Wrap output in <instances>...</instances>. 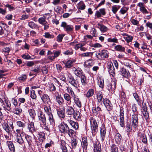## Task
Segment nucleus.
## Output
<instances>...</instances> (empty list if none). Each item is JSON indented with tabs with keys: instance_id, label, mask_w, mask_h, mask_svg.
Returning <instances> with one entry per match:
<instances>
[{
	"instance_id": "nucleus-8",
	"label": "nucleus",
	"mask_w": 152,
	"mask_h": 152,
	"mask_svg": "<svg viewBox=\"0 0 152 152\" xmlns=\"http://www.w3.org/2000/svg\"><path fill=\"white\" fill-rule=\"evenodd\" d=\"M145 4L142 2H140L138 4L137 6L140 7V10L143 14H145L148 13V12L145 7Z\"/></svg>"
},
{
	"instance_id": "nucleus-21",
	"label": "nucleus",
	"mask_w": 152,
	"mask_h": 152,
	"mask_svg": "<svg viewBox=\"0 0 152 152\" xmlns=\"http://www.w3.org/2000/svg\"><path fill=\"white\" fill-rule=\"evenodd\" d=\"M6 143L10 151L11 152H15V146L13 142L11 141H7Z\"/></svg>"
},
{
	"instance_id": "nucleus-7",
	"label": "nucleus",
	"mask_w": 152,
	"mask_h": 152,
	"mask_svg": "<svg viewBox=\"0 0 152 152\" xmlns=\"http://www.w3.org/2000/svg\"><path fill=\"white\" fill-rule=\"evenodd\" d=\"M92 111L94 114L96 116L99 117L101 112V109L98 106H95L92 107Z\"/></svg>"
},
{
	"instance_id": "nucleus-14",
	"label": "nucleus",
	"mask_w": 152,
	"mask_h": 152,
	"mask_svg": "<svg viewBox=\"0 0 152 152\" xmlns=\"http://www.w3.org/2000/svg\"><path fill=\"white\" fill-rule=\"evenodd\" d=\"M81 145L83 151L86 150L88 146L87 139L86 137H83L81 141Z\"/></svg>"
},
{
	"instance_id": "nucleus-30",
	"label": "nucleus",
	"mask_w": 152,
	"mask_h": 152,
	"mask_svg": "<svg viewBox=\"0 0 152 152\" xmlns=\"http://www.w3.org/2000/svg\"><path fill=\"white\" fill-rule=\"evenodd\" d=\"M56 101L60 105H62L64 101L63 98L59 95L56 96Z\"/></svg>"
},
{
	"instance_id": "nucleus-52",
	"label": "nucleus",
	"mask_w": 152,
	"mask_h": 152,
	"mask_svg": "<svg viewBox=\"0 0 152 152\" xmlns=\"http://www.w3.org/2000/svg\"><path fill=\"white\" fill-rule=\"evenodd\" d=\"M124 38L127 42L128 43L132 41L133 39V37L128 35L127 36L124 37Z\"/></svg>"
},
{
	"instance_id": "nucleus-47",
	"label": "nucleus",
	"mask_w": 152,
	"mask_h": 152,
	"mask_svg": "<svg viewBox=\"0 0 152 152\" xmlns=\"http://www.w3.org/2000/svg\"><path fill=\"white\" fill-rule=\"evenodd\" d=\"M29 114L30 116L33 119H34L36 114L35 110L33 109H30L29 111Z\"/></svg>"
},
{
	"instance_id": "nucleus-53",
	"label": "nucleus",
	"mask_w": 152,
	"mask_h": 152,
	"mask_svg": "<svg viewBox=\"0 0 152 152\" xmlns=\"http://www.w3.org/2000/svg\"><path fill=\"white\" fill-rule=\"evenodd\" d=\"M129 9L128 7H123L122 8L120 11V12L122 14H125Z\"/></svg>"
},
{
	"instance_id": "nucleus-55",
	"label": "nucleus",
	"mask_w": 152,
	"mask_h": 152,
	"mask_svg": "<svg viewBox=\"0 0 152 152\" xmlns=\"http://www.w3.org/2000/svg\"><path fill=\"white\" fill-rule=\"evenodd\" d=\"M28 26L32 29L35 28L37 27V25L34 22L31 21L28 23Z\"/></svg>"
},
{
	"instance_id": "nucleus-20",
	"label": "nucleus",
	"mask_w": 152,
	"mask_h": 152,
	"mask_svg": "<svg viewBox=\"0 0 152 152\" xmlns=\"http://www.w3.org/2000/svg\"><path fill=\"white\" fill-rule=\"evenodd\" d=\"M96 27L100 29L101 32H106L108 29L107 27L103 24H100L99 23H98L97 24Z\"/></svg>"
},
{
	"instance_id": "nucleus-3",
	"label": "nucleus",
	"mask_w": 152,
	"mask_h": 152,
	"mask_svg": "<svg viewBox=\"0 0 152 152\" xmlns=\"http://www.w3.org/2000/svg\"><path fill=\"white\" fill-rule=\"evenodd\" d=\"M130 118L132 121V125L134 129H136L137 126L138 124V118L137 113H133V114H131Z\"/></svg>"
},
{
	"instance_id": "nucleus-12",
	"label": "nucleus",
	"mask_w": 152,
	"mask_h": 152,
	"mask_svg": "<svg viewBox=\"0 0 152 152\" xmlns=\"http://www.w3.org/2000/svg\"><path fill=\"white\" fill-rule=\"evenodd\" d=\"M103 103L105 107L107 108L108 111H109L112 109V104L110 101L107 99L105 98L103 99Z\"/></svg>"
},
{
	"instance_id": "nucleus-60",
	"label": "nucleus",
	"mask_w": 152,
	"mask_h": 152,
	"mask_svg": "<svg viewBox=\"0 0 152 152\" xmlns=\"http://www.w3.org/2000/svg\"><path fill=\"white\" fill-rule=\"evenodd\" d=\"M59 78L61 80L65 82L66 79L64 73H60L59 75Z\"/></svg>"
},
{
	"instance_id": "nucleus-46",
	"label": "nucleus",
	"mask_w": 152,
	"mask_h": 152,
	"mask_svg": "<svg viewBox=\"0 0 152 152\" xmlns=\"http://www.w3.org/2000/svg\"><path fill=\"white\" fill-rule=\"evenodd\" d=\"M13 112L14 114L20 115L22 112V110L20 108H17L14 110Z\"/></svg>"
},
{
	"instance_id": "nucleus-25",
	"label": "nucleus",
	"mask_w": 152,
	"mask_h": 152,
	"mask_svg": "<svg viewBox=\"0 0 152 152\" xmlns=\"http://www.w3.org/2000/svg\"><path fill=\"white\" fill-rule=\"evenodd\" d=\"M57 113L59 117L64 118L65 116L64 107L62 109H59L57 110Z\"/></svg>"
},
{
	"instance_id": "nucleus-1",
	"label": "nucleus",
	"mask_w": 152,
	"mask_h": 152,
	"mask_svg": "<svg viewBox=\"0 0 152 152\" xmlns=\"http://www.w3.org/2000/svg\"><path fill=\"white\" fill-rule=\"evenodd\" d=\"M38 116L39 120L40 122V124L42 126V127L45 130L48 131L50 127L48 124L46 123V118L45 115L41 113L38 115Z\"/></svg>"
},
{
	"instance_id": "nucleus-38",
	"label": "nucleus",
	"mask_w": 152,
	"mask_h": 152,
	"mask_svg": "<svg viewBox=\"0 0 152 152\" xmlns=\"http://www.w3.org/2000/svg\"><path fill=\"white\" fill-rule=\"evenodd\" d=\"M74 62V61L69 60L64 64L65 66V67L67 68H70L72 66V64Z\"/></svg>"
},
{
	"instance_id": "nucleus-9",
	"label": "nucleus",
	"mask_w": 152,
	"mask_h": 152,
	"mask_svg": "<svg viewBox=\"0 0 152 152\" xmlns=\"http://www.w3.org/2000/svg\"><path fill=\"white\" fill-rule=\"evenodd\" d=\"M65 121L66 122L69 123L75 129H78L79 126L78 123L75 122L70 119H68L66 118H65Z\"/></svg>"
},
{
	"instance_id": "nucleus-34",
	"label": "nucleus",
	"mask_w": 152,
	"mask_h": 152,
	"mask_svg": "<svg viewBox=\"0 0 152 152\" xmlns=\"http://www.w3.org/2000/svg\"><path fill=\"white\" fill-rule=\"evenodd\" d=\"M73 70L74 73L77 76L80 77L82 75V70L80 69H76L75 68H74Z\"/></svg>"
},
{
	"instance_id": "nucleus-24",
	"label": "nucleus",
	"mask_w": 152,
	"mask_h": 152,
	"mask_svg": "<svg viewBox=\"0 0 152 152\" xmlns=\"http://www.w3.org/2000/svg\"><path fill=\"white\" fill-rule=\"evenodd\" d=\"M106 129L104 127L102 126L100 129V134L101 138V140L102 141H103L105 136Z\"/></svg>"
},
{
	"instance_id": "nucleus-32",
	"label": "nucleus",
	"mask_w": 152,
	"mask_h": 152,
	"mask_svg": "<svg viewBox=\"0 0 152 152\" xmlns=\"http://www.w3.org/2000/svg\"><path fill=\"white\" fill-rule=\"evenodd\" d=\"M2 126L4 129L7 133H9L10 132V127H9L8 124L6 122L2 124Z\"/></svg>"
},
{
	"instance_id": "nucleus-44",
	"label": "nucleus",
	"mask_w": 152,
	"mask_h": 152,
	"mask_svg": "<svg viewBox=\"0 0 152 152\" xmlns=\"http://www.w3.org/2000/svg\"><path fill=\"white\" fill-rule=\"evenodd\" d=\"M69 83L72 85L76 88H78V87L79 86L78 81L77 80H75V79L73 80L72 81H71V82Z\"/></svg>"
},
{
	"instance_id": "nucleus-62",
	"label": "nucleus",
	"mask_w": 152,
	"mask_h": 152,
	"mask_svg": "<svg viewBox=\"0 0 152 152\" xmlns=\"http://www.w3.org/2000/svg\"><path fill=\"white\" fill-rule=\"evenodd\" d=\"M4 61L5 62L7 63L6 64L7 66L11 67L12 66V63L11 60L6 59H4Z\"/></svg>"
},
{
	"instance_id": "nucleus-40",
	"label": "nucleus",
	"mask_w": 152,
	"mask_h": 152,
	"mask_svg": "<svg viewBox=\"0 0 152 152\" xmlns=\"http://www.w3.org/2000/svg\"><path fill=\"white\" fill-rule=\"evenodd\" d=\"M94 90L91 89H89L86 94V96L87 98H89L92 96L94 94Z\"/></svg>"
},
{
	"instance_id": "nucleus-4",
	"label": "nucleus",
	"mask_w": 152,
	"mask_h": 152,
	"mask_svg": "<svg viewBox=\"0 0 152 152\" xmlns=\"http://www.w3.org/2000/svg\"><path fill=\"white\" fill-rule=\"evenodd\" d=\"M61 26L64 27V30L67 32H72L73 30V26L72 25H67L65 22L61 23Z\"/></svg>"
},
{
	"instance_id": "nucleus-56",
	"label": "nucleus",
	"mask_w": 152,
	"mask_h": 152,
	"mask_svg": "<svg viewBox=\"0 0 152 152\" xmlns=\"http://www.w3.org/2000/svg\"><path fill=\"white\" fill-rule=\"evenodd\" d=\"M64 36V34H59L57 37V41L59 42H61L62 41V39Z\"/></svg>"
},
{
	"instance_id": "nucleus-39",
	"label": "nucleus",
	"mask_w": 152,
	"mask_h": 152,
	"mask_svg": "<svg viewBox=\"0 0 152 152\" xmlns=\"http://www.w3.org/2000/svg\"><path fill=\"white\" fill-rule=\"evenodd\" d=\"M115 49L118 51L124 52L125 50V48L121 45H118L115 46Z\"/></svg>"
},
{
	"instance_id": "nucleus-48",
	"label": "nucleus",
	"mask_w": 152,
	"mask_h": 152,
	"mask_svg": "<svg viewBox=\"0 0 152 152\" xmlns=\"http://www.w3.org/2000/svg\"><path fill=\"white\" fill-rule=\"evenodd\" d=\"M80 77L82 85H85L86 83V76L82 75Z\"/></svg>"
},
{
	"instance_id": "nucleus-6",
	"label": "nucleus",
	"mask_w": 152,
	"mask_h": 152,
	"mask_svg": "<svg viewBox=\"0 0 152 152\" xmlns=\"http://www.w3.org/2000/svg\"><path fill=\"white\" fill-rule=\"evenodd\" d=\"M59 128L61 133L66 134V132H67L69 129V127L66 124L63 123L59 126Z\"/></svg>"
},
{
	"instance_id": "nucleus-18",
	"label": "nucleus",
	"mask_w": 152,
	"mask_h": 152,
	"mask_svg": "<svg viewBox=\"0 0 152 152\" xmlns=\"http://www.w3.org/2000/svg\"><path fill=\"white\" fill-rule=\"evenodd\" d=\"M94 152H101V145L98 142H96L94 145Z\"/></svg>"
},
{
	"instance_id": "nucleus-26",
	"label": "nucleus",
	"mask_w": 152,
	"mask_h": 152,
	"mask_svg": "<svg viewBox=\"0 0 152 152\" xmlns=\"http://www.w3.org/2000/svg\"><path fill=\"white\" fill-rule=\"evenodd\" d=\"M26 122L24 121H17L16 122V124L17 126L19 128H21L22 131L23 130V129L26 126Z\"/></svg>"
},
{
	"instance_id": "nucleus-36",
	"label": "nucleus",
	"mask_w": 152,
	"mask_h": 152,
	"mask_svg": "<svg viewBox=\"0 0 152 152\" xmlns=\"http://www.w3.org/2000/svg\"><path fill=\"white\" fill-rule=\"evenodd\" d=\"M48 119L49 121L50 124L53 125L54 124V120L52 113L48 115Z\"/></svg>"
},
{
	"instance_id": "nucleus-33",
	"label": "nucleus",
	"mask_w": 152,
	"mask_h": 152,
	"mask_svg": "<svg viewBox=\"0 0 152 152\" xmlns=\"http://www.w3.org/2000/svg\"><path fill=\"white\" fill-rule=\"evenodd\" d=\"M96 97L98 102H101L103 99V96L102 92H99L96 94Z\"/></svg>"
},
{
	"instance_id": "nucleus-31",
	"label": "nucleus",
	"mask_w": 152,
	"mask_h": 152,
	"mask_svg": "<svg viewBox=\"0 0 152 152\" xmlns=\"http://www.w3.org/2000/svg\"><path fill=\"white\" fill-rule=\"evenodd\" d=\"M15 140L16 142L20 145H22L24 143V141L21 136H15Z\"/></svg>"
},
{
	"instance_id": "nucleus-37",
	"label": "nucleus",
	"mask_w": 152,
	"mask_h": 152,
	"mask_svg": "<svg viewBox=\"0 0 152 152\" xmlns=\"http://www.w3.org/2000/svg\"><path fill=\"white\" fill-rule=\"evenodd\" d=\"M124 64L125 66L129 68H132V63L131 61L128 59H126L124 60Z\"/></svg>"
},
{
	"instance_id": "nucleus-15",
	"label": "nucleus",
	"mask_w": 152,
	"mask_h": 152,
	"mask_svg": "<svg viewBox=\"0 0 152 152\" xmlns=\"http://www.w3.org/2000/svg\"><path fill=\"white\" fill-rule=\"evenodd\" d=\"M142 112L144 118L147 120L148 119L149 117V113L147 110V107L146 106H143L141 110Z\"/></svg>"
},
{
	"instance_id": "nucleus-29",
	"label": "nucleus",
	"mask_w": 152,
	"mask_h": 152,
	"mask_svg": "<svg viewBox=\"0 0 152 152\" xmlns=\"http://www.w3.org/2000/svg\"><path fill=\"white\" fill-rule=\"evenodd\" d=\"M45 134L42 132H40L38 134V137L39 141L41 142H43L45 139Z\"/></svg>"
},
{
	"instance_id": "nucleus-42",
	"label": "nucleus",
	"mask_w": 152,
	"mask_h": 152,
	"mask_svg": "<svg viewBox=\"0 0 152 152\" xmlns=\"http://www.w3.org/2000/svg\"><path fill=\"white\" fill-rule=\"evenodd\" d=\"M93 53L91 52H86L80 54V56L83 57H91Z\"/></svg>"
},
{
	"instance_id": "nucleus-35",
	"label": "nucleus",
	"mask_w": 152,
	"mask_h": 152,
	"mask_svg": "<svg viewBox=\"0 0 152 152\" xmlns=\"http://www.w3.org/2000/svg\"><path fill=\"white\" fill-rule=\"evenodd\" d=\"M71 143L72 145V146L73 148H75L77 143V141L76 139L74 137L71 139Z\"/></svg>"
},
{
	"instance_id": "nucleus-64",
	"label": "nucleus",
	"mask_w": 152,
	"mask_h": 152,
	"mask_svg": "<svg viewBox=\"0 0 152 152\" xmlns=\"http://www.w3.org/2000/svg\"><path fill=\"white\" fill-rule=\"evenodd\" d=\"M27 78V76L26 75H21L18 78L19 80L22 82L26 80Z\"/></svg>"
},
{
	"instance_id": "nucleus-43",
	"label": "nucleus",
	"mask_w": 152,
	"mask_h": 152,
	"mask_svg": "<svg viewBox=\"0 0 152 152\" xmlns=\"http://www.w3.org/2000/svg\"><path fill=\"white\" fill-rule=\"evenodd\" d=\"M122 137L121 135L119 133H117L116 134L115 137V141L117 143L120 142L121 139Z\"/></svg>"
},
{
	"instance_id": "nucleus-23",
	"label": "nucleus",
	"mask_w": 152,
	"mask_h": 152,
	"mask_svg": "<svg viewBox=\"0 0 152 152\" xmlns=\"http://www.w3.org/2000/svg\"><path fill=\"white\" fill-rule=\"evenodd\" d=\"M64 99L67 101L66 105H70L71 104V98L70 95L68 94L65 93L64 94Z\"/></svg>"
},
{
	"instance_id": "nucleus-63",
	"label": "nucleus",
	"mask_w": 152,
	"mask_h": 152,
	"mask_svg": "<svg viewBox=\"0 0 152 152\" xmlns=\"http://www.w3.org/2000/svg\"><path fill=\"white\" fill-rule=\"evenodd\" d=\"M133 96L136 101L138 102H141V100L139 97L138 94L136 93L133 94Z\"/></svg>"
},
{
	"instance_id": "nucleus-19",
	"label": "nucleus",
	"mask_w": 152,
	"mask_h": 152,
	"mask_svg": "<svg viewBox=\"0 0 152 152\" xmlns=\"http://www.w3.org/2000/svg\"><path fill=\"white\" fill-rule=\"evenodd\" d=\"M28 128L29 132L32 134L36 131V130L34 128V123L33 122H31L28 124Z\"/></svg>"
},
{
	"instance_id": "nucleus-13",
	"label": "nucleus",
	"mask_w": 152,
	"mask_h": 152,
	"mask_svg": "<svg viewBox=\"0 0 152 152\" xmlns=\"http://www.w3.org/2000/svg\"><path fill=\"white\" fill-rule=\"evenodd\" d=\"M120 72L121 75L126 78H128L130 75L129 71H127L124 68L121 69Z\"/></svg>"
},
{
	"instance_id": "nucleus-10",
	"label": "nucleus",
	"mask_w": 152,
	"mask_h": 152,
	"mask_svg": "<svg viewBox=\"0 0 152 152\" xmlns=\"http://www.w3.org/2000/svg\"><path fill=\"white\" fill-rule=\"evenodd\" d=\"M11 105L10 102L7 101H5V102L2 104V106L5 110L9 111H11Z\"/></svg>"
},
{
	"instance_id": "nucleus-22",
	"label": "nucleus",
	"mask_w": 152,
	"mask_h": 152,
	"mask_svg": "<svg viewBox=\"0 0 152 152\" xmlns=\"http://www.w3.org/2000/svg\"><path fill=\"white\" fill-rule=\"evenodd\" d=\"M25 137L29 146L34 145V143L33 141V138L31 136L27 135L25 136Z\"/></svg>"
},
{
	"instance_id": "nucleus-17",
	"label": "nucleus",
	"mask_w": 152,
	"mask_h": 152,
	"mask_svg": "<svg viewBox=\"0 0 152 152\" xmlns=\"http://www.w3.org/2000/svg\"><path fill=\"white\" fill-rule=\"evenodd\" d=\"M74 102L76 104L77 106L79 108L81 107V103L80 101L79 100L77 96L76 95H74L72 96Z\"/></svg>"
},
{
	"instance_id": "nucleus-41",
	"label": "nucleus",
	"mask_w": 152,
	"mask_h": 152,
	"mask_svg": "<svg viewBox=\"0 0 152 152\" xmlns=\"http://www.w3.org/2000/svg\"><path fill=\"white\" fill-rule=\"evenodd\" d=\"M120 7L121 6L119 5H115L113 6L112 7V10L113 13L115 14Z\"/></svg>"
},
{
	"instance_id": "nucleus-11",
	"label": "nucleus",
	"mask_w": 152,
	"mask_h": 152,
	"mask_svg": "<svg viewBox=\"0 0 152 152\" xmlns=\"http://www.w3.org/2000/svg\"><path fill=\"white\" fill-rule=\"evenodd\" d=\"M66 105L65 106L66 113L68 115H72L74 113V110L72 106Z\"/></svg>"
},
{
	"instance_id": "nucleus-61",
	"label": "nucleus",
	"mask_w": 152,
	"mask_h": 152,
	"mask_svg": "<svg viewBox=\"0 0 152 152\" xmlns=\"http://www.w3.org/2000/svg\"><path fill=\"white\" fill-rule=\"evenodd\" d=\"M31 97L33 99H36L37 98V96L35 94V92L33 90H31Z\"/></svg>"
},
{
	"instance_id": "nucleus-50",
	"label": "nucleus",
	"mask_w": 152,
	"mask_h": 152,
	"mask_svg": "<svg viewBox=\"0 0 152 152\" xmlns=\"http://www.w3.org/2000/svg\"><path fill=\"white\" fill-rule=\"evenodd\" d=\"M85 5L83 2H80L78 4L77 7L78 9L83 10L85 8Z\"/></svg>"
},
{
	"instance_id": "nucleus-2",
	"label": "nucleus",
	"mask_w": 152,
	"mask_h": 152,
	"mask_svg": "<svg viewBox=\"0 0 152 152\" xmlns=\"http://www.w3.org/2000/svg\"><path fill=\"white\" fill-rule=\"evenodd\" d=\"M108 51L105 50H101L99 52H97L95 53L96 58L99 60H102L108 57Z\"/></svg>"
},
{
	"instance_id": "nucleus-16",
	"label": "nucleus",
	"mask_w": 152,
	"mask_h": 152,
	"mask_svg": "<svg viewBox=\"0 0 152 152\" xmlns=\"http://www.w3.org/2000/svg\"><path fill=\"white\" fill-rule=\"evenodd\" d=\"M119 117L120 125L121 126L123 127L124 126V120L123 111H120Z\"/></svg>"
},
{
	"instance_id": "nucleus-27",
	"label": "nucleus",
	"mask_w": 152,
	"mask_h": 152,
	"mask_svg": "<svg viewBox=\"0 0 152 152\" xmlns=\"http://www.w3.org/2000/svg\"><path fill=\"white\" fill-rule=\"evenodd\" d=\"M41 98L44 103L48 102L50 100L49 96L45 94H43L41 96Z\"/></svg>"
},
{
	"instance_id": "nucleus-5",
	"label": "nucleus",
	"mask_w": 152,
	"mask_h": 152,
	"mask_svg": "<svg viewBox=\"0 0 152 152\" xmlns=\"http://www.w3.org/2000/svg\"><path fill=\"white\" fill-rule=\"evenodd\" d=\"M90 123L91 129L92 131L96 132L98 126L96 120L94 118H91L90 120Z\"/></svg>"
},
{
	"instance_id": "nucleus-49",
	"label": "nucleus",
	"mask_w": 152,
	"mask_h": 152,
	"mask_svg": "<svg viewBox=\"0 0 152 152\" xmlns=\"http://www.w3.org/2000/svg\"><path fill=\"white\" fill-rule=\"evenodd\" d=\"M73 117L76 119H78L80 118V112L79 111H74V113L73 115Z\"/></svg>"
},
{
	"instance_id": "nucleus-51",
	"label": "nucleus",
	"mask_w": 152,
	"mask_h": 152,
	"mask_svg": "<svg viewBox=\"0 0 152 152\" xmlns=\"http://www.w3.org/2000/svg\"><path fill=\"white\" fill-rule=\"evenodd\" d=\"M38 21L40 24H42V25L46 23H47V22L46 21L45 19L43 17H41L39 18Z\"/></svg>"
},
{
	"instance_id": "nucleus-57",
	"label": "nucleus",
	"mask_w": 152,
	"mask_h": 152,
	"mask_svg": "<svg viewBox=\"0 0 152 152\" xmlns=\"http://www.w3.org/2000/svg\"><path fill=\"white\" fill-rule=\"evenodd\" d=\"M112 152H118V148L117 146L115 145H112L111 146Z\"/></svg>"
},
{
	"instance_id": "nucleus-45",
	"label": "nucleus",
	"mask_w": 152,
	"mask_h": 152,
	"mask_svg": "<svg viewBox=\"0 0 152 152\" xmlns=\"http://www.w3.org/2000/svg\"><path fill=\"white\" fill-rule=\"evenodd\" d=\"M44 110L45 112L48 115L52 113L50 107L49 106H45L44 107Z\"/></svg>"
},
{
	"instance_id": "nucleus-58",
	"label": "nucleus",
	"mask_w": 152,
	"mask_h": 152,
	"mask_svg": "<svg viewBox=\"0 0 152 152\" xmlns=\"http://www.w3.org/2000/svg\"><path fill=\"white\" fill-rule=\"evenodd\" d=\"M67 92L69 93L72 97V96L75 95L72 88L70 87H67Z\"/></svg>"
},
{
	"instance_id": "nucleus-59",
	"label": "nucleus",
	"mask_w": 152,
	"mask_h": 152,
	"mask_svg": "<svg viewBox=\"0 0 152 152\" xmlns=\"http://www.w3.org/2000/svg\"><path fill=\"white\" fill-rule=\"evenodd\" d=\"M31 71L32 74L36 75L37 73L40 72V68L39 67H37Z\"/></svg>"
},
{
	"instance_id": "nucleus-28",
	"label": "nucleus",
	"mask_w": 152,
	"mask_h": 152,
	"mask_svg": "<svg viewBox=\"0 0 152 152\" xmlns=\"http://www.w3.org/2000/svg\"><path fill=\"white\" fill-rule=\"evenodd\" d=\"M66 145V144L64 141H62L60 147L63 152H66L67 151Z\"/></svg>"
},
{
	"instance_id": "nucleus-54",
	"label": "nucleus",
	"mask_w": 152,
	"mask_h": 152,
	"mask_svg": "<svg viewBox=\"0 0 152 152\" xmlns=\"http://www.w3.org/2000/svg\"><path fill=\"white\" fill-rule=\"evenodd\" d=\"M98 84L100 87L103 88L104 87V80L101 79L98 80Z\"/></svg>"
}]
</instances>
